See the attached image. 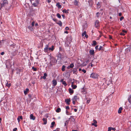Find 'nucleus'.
<instances>
[{
    "label": "nucleus",
    "instance_id": "obj_1",
    "mask_svg": "<svg viewBox=\"0 0 131 131\" xmlns=\"http://www.w3.org/2000/svg\"><path fill=\"white\" fill-rule=\"evenodd\" d=\"M1 5V7H0V10L4 7L5 9H7V6L8 5V2L7 0H2Z\"/></svg>",
    "mask_w": 131,
    "mask_h": 131
},
{
    "label": "nucleus",
    "instance_id": "obj_2",
    "mask_svg": "<svg viewBox=\"0 0 131 131\" xmlns=\"http://www.w3.org/2000/svg\"><path fill=\"white\" fill-rule=\"evenodd\" d=\"M99 76L96 73H93L91 74L90 77L94 79H97L98 78Z\"/></svg>",
    "mask_w": 131,
    "mask_h": 131
},
{
    "label": "nucleus",
    "instance_id": "obj_3",
    "mask_svg": "<svg viewBox=\"0 0 131 131\" xmlns=\"http://www.w3.org/2000/svg\"><path fill=\"white\" fill-rule=\"evenodd\" d=\"M39 0H36L35 1V2L33 3L32 4V5L35 7H37L38 5L39 4Z\"/></svg>",
    "mask_w": 131,
    "mask_h": 131
},
{
    "label": "nucleus",
    "instance_id": "obj_4",
    "mask_svg": "<svg viewBox=\"0 0 131 131\" xmlns=\"http://www.w3.org/2000/svg\"><path fill=\"white\" fill-rule=\"evenodd\" d=\"M60 82H61L64 86H66L67 85V84L66 83L65 81L63 80V79H61L60 81Z\"/></svg>",
    "mask_w": 131,
    "mask_h": 131
},
{
    "label": "nucleus",
    "instance_id": "obj_5",
    "mask_svg": "<svg viewBox=\"0 0 131 131\" xmlns=\"http://www.w3.org/2000/svg\"><path fill=\"white\" fill-rule=\"evenodd\" d=\"M95 27L96 28L98 27L99 26V21L98 20H96L95 23Z\"/></svg>",
    "mask_w": 131,
    "mask_h": 131
},
{
    "label": "nucleus",
    "instance_id": "obj_6",
    "mask_svg": "<svg viewBox=\"0 0 131 131\" xmlns=\"http://www.w3.org/2000/svg\"><path fill=\"white\" fill-rule=\"evenodd\" d=\"M52 82L53 84L52 85L54 87L57 84V81L55 79H54L52 80Z\"/></svg>",
    "mask_w": 131,
    "mask_h": 131
},
{
    "label": "nucleus",
    "instance_id": "obj_7",
    "mask_svg": "<svg viewBox=\"0 0 131 131\" xmlns=\"http://www.w3.org/2000/svg\"><path fill=\"white\" fill-rule=\"evenodd\" d=\"M77 68H74L72 70L73 74H77Z\"/></svg>",
    "mask_w": 131,
    "mask_h": 131
},
{
    "label": "nucleus",
    "instance_id": "obj_8",
    "mask_svg": "<svg viewBox=\"0 0 131 131\" xmlns=\"http://www.w3.org/2000/svg\"><path fill=\"white\" fill-rule=\"evenodd\" d=\"M65 101L66 103L68 105L70 104V102L71 101L70 99H67L65 100Z\"/></svg>",
    "mask_w": 131,
    "mask_h": 131
},
{
    "label": "nucleus",
    "instance_id": "obj_9",
    "mask_svg": "<svg viewBox=\"0 0 131 131\" xmlns=\"http://www.w3.org/2000/svg\"><path fill=\"white\" fill-rule=\"evenodd\" d=\"M30 118L34 120H35V117L34 116L33 114H31L30 116Z\"/></svg>",
    "mask_w": 131,
    "mask_h": 131
},
{
    "label": "nucleus",
    "instance_id": "obj_10",
    "mask_svg": "<svg viewBox=\"0 0 131 131\" xmlns=\"http://www.w3.org/2000/svg\"><path fill=\"white\" fill-rule=\"evenodd\" d=\"M48 47L49 45L48 44L47 45H46L45 46V47L44 48V51L45 52H47L48 51Z\"/></svg>",
    "mask_w": 131,
    "mask_h": 131
},
{
    "label": "nucleus",
    "instance_id": "obj_11",
    "mask_svg": "<svg viewBox=\"0 0 131 131\" xmlns=\"http://www.w3.org/2000/svg\"><path fill=\"white\" fill-rule=\"evenodd\" d=\"M54 48V46L53 45H52L51 46V47H49L48 48V50H51V51H53Z\"/></svg>",
    "mask_w": 131,
    "mask_h": 131
},
{
    "label": "nucleus",
    "instance_id": "obj_12",
    "mask_svg": "<svg viewBox=\"0 0 131 131\" xmlns=\"http://www.w3.org/2000/svg\"><path fill=\"white\" fill-rule=\"evenodd\" d=\"M89 53L90 55H92L94 53V50H89Z\"/></svg>",
    "mask_w": 131,
    "mask_h": 131
},
{
    "label": "nucleus",
    "instance_id": "obj_13",
    "mask_svg": "<svg viewBox=\"0 0 131 131\" xmlns=\"http://www.w3.org/2000/svg\"><path fill=\"white\" fill-rule=\"evenodd\" d=\"M47 76V74L46 73H45L44 74V75L42 77L41 76V79L43 78L44 79H46V77Z\"/></svg>",
    "mask_w": 131,
    "mask_h": 131
},
{
    "label": "nucleus",
    "instance_id": "obj_14",
    "mask_svg": "<svg viewBox=\"0 0 131 131\" xmlns=\"http://www.w3.org/2000/svg\"><path fill=\"white\" fill-rule=\"evenodd\" d=\"M42 120L43 121V124H46L47 123V119L46 118H43L42 119Z\"/></svg>",
    "mask_w": 131,
    "mask_h": 131
},
{
    "label": "nucleus",
    "instance_id": "obj_15",
    "mask_svg": "<svg viewBox=\"0 0 131 131\" xmlns=\"http://www.w3.org/2000/svg\"><path fill=\"white\" fill-rule=\"evenodd\" d=\"M56 23L57 24L59 25L60 26H61L62 25V23L60 20L58 22H56Z\"/></svg>",
    "mask_w": 131,
    "mask_h": 131
},
{
    "label": "nucleus",
    "instance_id": "obj_16",
    "mask_svg": "<svg viewBox=\"0 0 131 131\" xmlns=\"http://www.w3.org/2000/svg\"><path fill=\"white\" fill-rule=\"evenodd\" d=\"M50 64L51 66L54 65V61L53 60H51L50 62Z\"/></svg>",
    "mask_w": 131,
    "mask_h": 131
},
{
    "label": "nucleus",
    "instance_id": "obj_17",
    "mask_svg": "<svg viewBox=\"0 0 131 131\" xmlns=\"http://www.w3.org/2000/svg\"><path fill=\"white\" fill-rule=\"evenodd\" d=\"M69 92L70 94H73L74 92L73 90L72 89L70 88L69 89Z\"/></svg>",
    "mask_w": 131,
    "mask_h": 131
},
{
    "label": "nucleus",
    "instance_id": "obj_18",
    "mask_svg": "<svg viewBox=\"0 0 131 131\" xmlns=\"http://www.w3.org/2000/svg\"><path fill=\"white\" fill-rule=\"evenodd\" d=\"M55 123L54 122H53L51 123V125L50 126V128H52L54 127V125L55 124Z\"/></svg>",
    "mask_w": 131,
    "mask_h": 131
},
{
    "label": "nucleus",
    "instance_id": "obj_19",
    "mask_svg": "<svg viewBox=\"0 0 131 131\" xmlns=\"http://www.w3.org/2000/svg\"><path fill=\"white\" fill-rule=\"evenodd\" d=\"M69 119H70V120L72 121H74L75 120L74 118V117L73 116H71L70 118H69Z\"/></svg>",
    "mask_w": 131,
    "mask_h": 131
},
{
    "label": "nucleus",
    "instance_id": "obj_20",
    "mask_svg": "<svg viewBox=\"0 0 131 131\" xmlns=\"http://www.w3.org/2000/svg\"><path fill=\"white\" fill-rule=\"evenodd\" d=\"M96 61V59H94L92 60L91 62L93 63H95V65L96 64V63L97 62Z\"/></svg>",
    "mask_w": 131,
    "mask_h": 131
},
{
    "label": "nucleus",
    "instance_id": "obj_21",
    "mask_svg": "<svg viewBox=\"0 0 131 131\" xmlns=\"http://www.w3.org/2000/svg\"><path fill=\"white\" fill-rule=\"evenodd\" d=\"M101 2H99L97 4V8H100L101 7Z\"/></svg>",
    "mask_w": 131,
    "mask_h": 131
},
{
    "label": "nucleus",
    "instance_id": "obj_22",
    "mask_svg": "<svg viewBox=\"0 0 131 131\" xmlns=\"http://www.w3.org/2000/svg\"><path fill=\"white\" fill-rule=\"evenodd\" d=\"M123 108L122 107L119 108L118 111V113H121L122 112V110Z\"/></svg>",
    "mask_w": 131,
    "mask_h": 131
},
{
    "label": "nucleus",
    "instance_id": "obj_23",
    "mask_svg": "<svg viewBox=\"0 0 131 131\" xmlns=\"http://www.w3.org/2000/svg\"><path fill=\"white\" fill-rule=\"evenodd\" d=\"M56 6L59 8H61V6L60 4L59 3H57Z\"/></svg>",
    "mask_w": 131,
    "mask_h": 131
},
{
    "label": "nucleus",
    "instance_id": "obj_24",
    "mask_svg": "<svg viewBox=\"0 0 131 131\" xmlns=\"http://www.w3.org/2000/svg\"><path fill=\"white\" fill-rule=\"evenodd\" d=\"M78 99L77 96H74L73 97L72 99L73 100H75V101H76Z\"/></svg>",
    "mask_w": 131,
    "mask_h": 131
},
{
    "label": "nucleus",
    "instance_id": "obj_25",
    "mask_svg": "<svg viewBox=\"0 0 131 131\" xmlns=\"http://www.w3.org/2000/svg\"><path fill=\"white\" fill-rule=\"evenodd\" d=\"M11 85L10 83H8V82H7L6 84V86H7L8 88H9Z\"/></svg>",
    "mask_w": 131,
    "mask_h": 131
},
{
    "label": "nucleus",
    "instance_id": "obj_26",
    "mask_svg": "<svg viewBox=\"0 0 131 131\" xmlns=\"http://www.w3.org/2000/svg\"><path fill=\"white\" fill-rule=\"evenodd\" d=\"M128 101L130 104H131V94L129 96Z\"/></svg>",
    "mask_w": 131,
    "mask_h": 131
},
{
    "label": "nucleus",
    "instance_id": "obj_27",
    "mask_svg": "<svg viewBox=\"0 0 131 131\" xmlns=\"http://www.w3.org/2000/svg\"><path fill=\"white\" fill-rule=\"evenodd\" d=\"M61 109L60 108H58L56 110V111L57 113H59L61 111Z\"/></svg>",
    "mask_w": 131,
    "mask_h": 131
},
{
    "label": "nucleus",
    "instance_id": "obj_28",
    "mask_svg": "<svg viewBox=\"0 0 131 131\" xmlns=\"http://www.w3.org/2000/svg\"><path fill=\"white\" fill-rule=\"evenodd\" d=\"M29 91V89L28 88H26V90L24 91V93L25 94H26L27 93V92Z\"/></svg>",
    "mask_w": 131,
    "mask_h": 131
},
{
    "label": "nucleus",
    "instance_id": "obj_29",
    "mask_svg": "<svg viewBox=\"0 0 131 131\" xmlns=\"http://www.w3.org/2000/svg\"><path fill=\"white\" fill-rule=\"evenodd\" d=\"M71 86L72 87V88L73 89H75L77 87V85H73V84Z\"/></svg>",
    "mask_w": 131,
    "mask_h": 131
},
{
    "label": "nucleus",
    "instance_id": "obj_30",
    "mask_svg": "<svg viewBox=\"0 0 131 131\" xmlns=\"http://www.w3.org/2000/svg\"><path fill=\"white\" fill-rule=\"evenodd\" d=\"M68 10H69V9H68L67 10H66L65 9H64L62 11V12L63 13H68Z\"/></svg>",
    "mask_w": 131,
    "mask_h": 131
},
{
    "label": "nucleus",
    "instance_id": "obj_31",
    "mask_svg": "<svg viewBox=\"0 0 131 131\" xmlns=\"http://www.w3.org/2000/svg\"><path fill=\"white\" fill-rule=\"evenodd\" d=\"M131 48L130 47H128L126 49L128 52H130V51Z\"/></svg>",
    "mask_w": 131,
    "mask_h": 131
},
{
    "label": "nucleus",
    "instance_id": "obj_32",
    "mask_svg": "<svg viewBox=\"0 0 131 131\" xmlns=\"http://www.w3.org/2000/svg\"><path fill=\"white\" fill-rule=\"evenodd\" d=\"M93 44H92V45H94V46H95L96 45V41L95 40H93Z\"/></svg>",
    "mask_w": 131,
    "mask_h": 131
},
{
    "label": "nucleus",
    "instance_id": "obj_33",
    "mask_svg": "<svg viewBox=\"0 0 131 131\" xmlns=\"http://www.w3.org/2000/svg\"><path fill=\"white\" fill-rule=\"evenodd\" d=\"M65 66L64 65H63L62 66V71H64L65 70Z\"/></svg>",
    "mask_w": 131,
    "mask_h": 131
},
{
    "label": "nucleus",
    "instance_id": "obj_34",
    "mask_svg": "<svg viewBox=\"0 0 131 131\" xmlns=\"http://www.w3.org/2000/svg\"><path fill=\"white\" fill-rule=\"evenodd\" d=\"M57 16L59 18H61V16L59 13H57Z\"/></svg>",
    "mask_w": 131,
    "mask_h": 131
},
{
    "label": "nucleus",
    "instance_id": "obj_35",
    "mask_svg": "<svg viewBox=\"0 0 131 131\" xmlns=\"http://www.w3.org/2000/svg\"><path fill=\"white\" fill-rule=\"evenodd\" d=\"M10 46L11 47H12L13 48H14L16 46V45L15 44H13L12 45H11Z\"/></svg>",
    "mask_w": 131,
    "mask_h": 131
},
{
    "label": "nucleus",
    "instance_id": "obj_36",
    "mask_svg": "<svg viewBox=\"0 0 131 131\" xmlns=\"http://www.w3.org/2000/svg\"><path fill=\"white\" fill-rule=\"evenodd\" d=\"M28 28L31 31L33 30V28L31 26H29L28 27Z\"/></svg>",
    "mask_w": 131,
    "mask_h": 131
},
{
    "label": "nucleus",
    "instance_id": "obj_37",
    "mask_svg": "<svg viewBox=\"0 0 131 131\" xmlns=\"http://www.w3.org/2000/svg\"><path fill=\"white\" fill-rule=\"evenodd\" d=\"M78 3V2L76 1L75 0L74 2V4L75 5H77Z\"/></svg>",
    "mask_w": 131,
    "mask_h": 131
},
{
    "label": "nucleus",
    "instance_id": "obj_38",
    "mask_svg": "<svg viewBox=\"0 0 131 131\" xmlns=\"http://www.w3.org/2000/svg\"><path fill=\"white\" fill-rule=\"evenodd\" d=\"M74 66V65L73 63H71L70 65V68H72Z\"/></svg>",
    "mask_w": 131,
    "mask_h": 131
},
{
    "label": "nucleus",
    "instance_id": "obj_39",
    "mask_svg": "<svg viewBox=\"0 0 131 131\" xmlns=\"http://www.w3.org/2000/svg\"><path fill=\"white\" fill-rule=\"evenodd\" d=\"M32 69H33V71H36L37 70V68L34 67H32Z\"/></svg>",
    "mask_w": 131,
    "mask_h": 131
},
{
    "label": "nucleus",
    "instance_id": "obj_40",
    "mask_svg": "<svg viewBox=\"0 0 131 131\" xmlns=\"http://www.w3.org/2000/svg\"><path fill=\"white\" fill-rule=\"evenodd\" d=\"M88 2L89 5H90V4H91V5L92 4V0H89L88 1Z\"/></svg>",
    "mask_w": 131,
    "mask_h": 131
},
{
    "label": "nucleus",
    "instance_id": "obj_41",
    "mask_svg": "<svg viewBox=\"0 0 131 131\" xmlns=\"http://www.w3.org/2000/svg\"><path fill=\"white\" fill-rule=\"evenodd\" d=\"M86 31H84L83 33L82 34V36H84L86 34Z\"/></svg>",
    "mask_w": 131,
    "mask_h": 131
},
{
    "label": "nucleus",
    "instance_id": "obj_42",
    "mask_svg": "<svg viewBox=\"0 0 131 131\" xmlns=\"http://www.w3.org/2000/svg\"><path fill=\"white\" fill-rule=\"evenodd\" d=\"M90 64H91V67H92L94 66H95V63H92L91 62L90 63Z\"/></svg>",
    "mask_w": 131,
    "mask_h": 131
},
{
    "label": "nucleus",
    "instance_id": "obj_43",
    "mask_svg": "<svg viewBox=\"0 0 131 131\" xmlns=\"http://www.w3.org/2000/svg\"><path fill=\"white\" fill-rule=\"evenodd\" d=\"M72 103H73V104L74 105L75 104V100H73L72 99Z\"/></svg>",
    "mask_w": 131,
    "mask_h": 131
},
{
    "label": "nucleus",
    "instance_id": "obj_44",
    "mask_svg": "<svg viewBox=\"0 0 131 131\" xmlns=\"http://www.w3.org/2000/svg\"><path fill=\"white\" fill-rule=\"evenodd\" d=\"M102 46H100V47L98 49L99 50H102Z\"/></svg>",
    "mask_w": 131,
    "mask_h": 131
},
{
    "label": "nucleus",
    "instance_id": "obj_45",
    "mask_svg": "<svg viewBox=\"0 0 131 131\" xmlns=\"http://www.w3.org/2000/svg\"><path fill=\"white\" fill-rule=\"evenodd\" d=\"M100 15V14L99 13L97 12L96 14V16L97 17H98Z\"/></svg>",
    "mask_w": 131,
    "mask_h": 131
},
{
    "label": "nucleus",
    "instance_id": "obj_46",
    "mask_svg": "<svg viewBox=\"0 0 131 131\" xmlns=\"http://www.w3.org/2000/svg\"><path fill=\"white\" fill-rule=\"evenodd\" d=\"M93 122H94L93 123H94V124H96L97 123V122L96 120H95V119L93 120Z\"/></svg>",
    "mask_w": 131,
    "mask_h": 131
},
{
    "label": "nucleus",
    "instance_id": "obj_47",
    "mask_svg": "<svg viewBox=\"0 0 131 131\" xmlns=\"http://www.w3.org/2000/svg\"><path fill=\"white\" fill-rule=\"evenodd\" d=\"M124 18V17L123 16H122L120 18V21H122Z\"/></svg>",
    "mask_w": 131,
    "mask_h": 131
},
{
    "label": "nucleus",
    "instance_id": "obj_48",
    "mask_svg": "<svg viewBox=\"0 0 131 131\" xmlns=\"http://www.w3.org/2000/svg\"><path fill=\"white\" fill-rule=\"evenodd\" d=\"M120 35H121L124 36L125 35V34L123 32H121L120 33Z\"/></svg>",
    "mask_w": 131,
    "mask_h": 131
},
{
    "label": "nucleus",
    "instance_id": "obj_49",
    "mask_svg": "<svg viewBox=\"0 0 131 131\" xmlns=\"http://www.w3.org/2000/svg\"><path fill=\"white\" fill-rule=\"evenodd\" d=\"M82 71L84 72V73H86V70H85L84 69H82Z\"/></svg>",
    "mask_w": 131,
    "mask_h": 131
},
{
    "label": "nucleus",
    "instance_id": "obj_50",
    "mask_svg": "<svg viewBox=\"0 0 131 131\" xmlns=\"http://www.w3.org/2000/svg\"><path fill=\"white\" fill-rule=\"evenodd\" d=\"M90 99L89 100H87L86 103H87L88 104L90 102Z\"/></svg>",
    "mask_w": 131,
    "mask_h": 131
},
{
    "label": "nucleus",
    "instance_id": "obj_51",
    "mask_svg": "<svg viewBox=\"0 0 131 131\" xmlns=\"http://www.w3.org/2000/svg\"><path fill=\"white\" fill-rule=\"evenodd\" d=\"M18 118H19L20 119H23V117L22 116H19L18 117Z\"/></svg>",
    "mask_w": 131,
    "mask_h": 131
},
{
    "label": "nucleus",
    "instance_id": "obj_52",
    "mask_svg": "<svg viewBox=\"0 0 131 131\" xmlns=\"http://www.w3.org/2000/svg\"><path fill=\"white\" fill-rule=\"evenodd\" d=\"M111 127H109L108 128V131H111Z\"/></svg>",
    "mask_w": 131,
    "mask_h": 131
},
{
    "label": "nucleus",
    "instance_id": "obj_53",
    "mask_svg": "<svg viewBox=\"0 0 131 131\" xmlns=\"http://www.w3.org/2000/svg\"><path fill=\"white\" fill-rule=\"evenodd\" d=\"M66 109L67 110H69L70 109V108L69 106H67L66 107Z\"/></svg>",
    "mask_w": 131,
    "mask_h": 131
},
{
    "label": "nucleus",
    "instance_id": "obj_54",
    "mask_svg": "<svg viewBox=\"0 0 131 131\" xmlns=\"http://www.w3.org/2000/svg\"><path fill=\"white\" fill-rule=\"evenodd\" d=\"M92 125H94L95 127H96L97 126V125L96 124H94V123H92Z\"/></svg>",
    "mask_w": 131,
    "mask_h": 131
},
{
    "label": "nucleus",
    "instance_id": "obj_55",
    "mask_svg": "<svg viewBox=\"0 0 131 131\" xmlns=\"http://www.w3.org/2000/svg\"><path fill=\"white\" fill-rule=\"evenodd\" d=\"M17 130V128H15L13 129V131H16Z\"/></svg>",
    "mask_w": 131,
    "mask_h": 131
},
{
    "label": "nucleus",
    "instance_id": "obj_56",
    "mask_svg": "<svg viewBox=\"0 0 131 131\" xmlns=\"http://www.w3.org/2000/svg\"><path fill=\"white\" fill-rule=\"evenodd\" d=\"M34 24H35V22L34 21H33L31 25L32 26H34Z\"/></svg>",
    "mask_w": 131,
    "mask_h": 131
},
{
    "label": "nucleus",
    "instance_id": "obj_57",
    "mask_svg": "<svg viewBox=\"0 0 131 131\" xmlns=\"http://www.w3.org/2000/svg\"><path fill=\"white\" fill-rule=\"evenodd\" d=\"M85 37L86 38H87L88 37V36L86 34V35H85Z\"/></svg>",
    "mask_w": 131,
    "mask_h": 131
},
{
    "label": "nucleus",
    "instance_id": "obj_58",
    "mask_svg": "<svg viewBox=\"0 0 131 131\" xmlns=\"http://www.w3.org/2000/svg\"><path fill=\"white\" fill-rule=\"evenodd\" d=\"M66 113L67 115H69V114H68V113H69L68 111H67V110H66Z\"/></svg>",
    "mask_w": 131,
    "mask_h": 131
},
{
    "label": "nucleus",
    "instance_id": "obj_59",
    "mask_svg": "<svg viewBox=\"0 0 131 131\" xmlns=\"http://www.w3.org/2000/svg\"><path fill=\"white\" fill-rule=\"evenodd\" d=\"M65 29L66 30H68L69 29V28L68 27H66Z\"/></svg>",
    "mask_w": 131,
    "mask_h": 131
},
{
    "label": "nucleus",
    "instance_id": "obj_60",
    "mask_svg": "<svg viewBox=\"0 0 131 131\" xmlns=\"http://www.w3.org/2000/svg\"><path fill=\"white\" fill-rule=\"evenodd\" d=\"M111 130H116V129L115 128H112V127H111Z\"/></svg>",
    "mask_w": 131,
    "mask_h": 131
},
{
    "label": "nucleus",
    "instance_id": "obj_61",
    "mask_svg": "<svg viewBox=\"0 0 131 131\" xmlns=\"http://www.w3.org/2000/svg\"><path fill=\"white\" fill-rule=\"evenodd\" d=\"M122 15V13H119L118 14V16H121Z\"/></svg>",
    "mask_w": 131,
    "mask_h": 131
},
{
    "label": "nucleus",
    "instance_id": "obj_62",
    "mask_svg": "<svg viewBox=\"0 0 131 131\" xmlns=\"http://www.w3.org/2000/svg\"><path fill=\"white\" fill-rule=\"evenodd\" d=\"M53 20L55 22H56L57 20V19H56L54 18L53 19Z\"/></svg>",
    "mask_w": 131,
    "mask_h": 131
},
{
    "label": "nucleus",
    "instance_id": "obj_63",
    "mask_svg": "<svg viewBox=\"0 0 131 131\" xmlns=\"http://www.w3.org/2000/svg\"><path fill=\"white\" fill-rule=\"evenodd\" d=\"M62 17L64 19L65 18V16L64 15L62 14Z\"/></svg>",
    "mask_w": 131,
    "mask_h": 131
},
{
    "label": "nucleus",
    "instance_id": "obj_64",
    "mask_svg": "<svg viewBox=\"0 0 131 131\" xmlns=\"http://www.w3.org/2000/svg\"><path fill=\"white\" fill-rule=\"evenodd\" d=\"M122 32L123 33H127V31H125V30H122Z\"/></svg>",
    "mask_w": 131,
    "mask_h": 131
}]
</instances>
